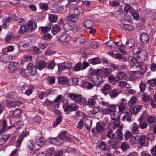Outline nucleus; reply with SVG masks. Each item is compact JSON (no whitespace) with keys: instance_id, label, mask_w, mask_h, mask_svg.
I'll use <instances>...</instances> for the list:
<instances>
[{"instance_id":"1","label":"nucleus","mask_w":156,"mask_h":156,"mask_svg":"<svg viewBox=\"0 0 156 156\" xmlns=\"http://www.w3.org/2000/svg\"><path fill=\"white\" fill-rule=\"evenodd\" d=\"M108 114L110 115L112 122L114 126H118L119 122V118L120 114L118 112L115 113L116 108V105H108Z\"/></svg>"},{"instance_id":"2","label":"nucleus","mask_w":156,"mask_h":156,"mask_svg":"<svg viewBox=\"0 0 156 156\" xmlns=\"http://www.w3.org/2000/svg\"><path fill=\"white\" fill-rule=\"evenodd\" d=\"M66 131H61L57 137H52L49 139V142L53 144H55L60 140H65L68 142H72L73 140L70 137L66 135Z\"/></svg>"},{"instance_id":"3","label":"nucleus","mask_w":156,"mask_h":156,"mask_svg":"<svg viewBox=\"0 0 156 156\" xmlns=\"http://www.w3.org/2000/svg\"><path fill=\"white\" fill-rule=\"evenodd\" d=\"M69 97L74 101L81 105L84 106L87 104V101L80 95H78L74 93H71L69 94Z\"/></svg>"},{"instance_id":"4","label":"nucleus","mask_w":156,"mask_h":156,"mask_svg":"<svg viewBox=\"0 0 156 156\" xmlns=\"http://www.w3.org/2000/svg\"><path fill=\"white\" fill-rule=\"evenodd\" d=\"M108 139H109L108 143L109 144V147L113 149L116 148L117 147L116 135L113 133V131L111 130L108 132Z\"/></svg>"},{"instance_id":"5","label":"nucleus","mask_w":156,"mask_h":156,"mask_svg":"<svg viewBox=\"0 0 156 156\" xmlns=\"http://www.w3.org/2000/svg\"><path fill=\"white\" fill-rule=\"evenodd\" d=\"M63 108L66 114H69L72 111H76L79 108V106L74 103H72L66 105H64Z\"/></svg>"},{"instance_id":"6","label":"nucleus","mask_w":156,"mask_h":156,"mask_svg":"<svg viewBox=\"0 0 156 156\" xmlns=\"http://www.w3.org/2000/svg\"><path fill=\"white\" fill-rule=\"evenodd\" d=\"M105 127L104 124L102 123L98 122L97 123L96 129H93L92 130V133L93 135L97 136L100 134Z\"/></svg>"},{"instance_id":"7","label":"nucleus","mask_w":156,"mask_h":156,"mask_svg":"<svg viewBox=\"0 0 156 156\" xmlns=\"http://www.w3.org/2000/svg\"><path fill=\"white\" fill-rule=\"evenodd\" d=\"M72 66L71 63L70 62L68 61L59 64L58 65V72H60L62 70L65 69H68L71 68Z\"/></svg>"},{"instance_id":"8","label":"nucleus","mask_w":156,"mask_h":156,"mask_svg":"<svg viewBox=\"0 0 156 156\" xmlns=\"http://www.w3.org/2000/svg\"><path fill=\"white\" fill-rule=\"evenodd\" d=\"M19 64L16 62H11L8 66V68L11 72H13L17 69L19 67Z\"/></svg>"},{"instance_id":"9","label":"nucleus","mask_w":156,"mask_h":156,"mask_svg":"<svg viewBox=\"0 0 156 156\" xmlns=\"http://www.w3.org/2000/svg\"><path fill=\"white\" fill-rule=\"evenodd\" d=\"M99 103L98 102V98L97 96L93 97L91 99L88 100L87 104L90 107H93L95 104Z\"/></svg>"},{"instance_id":"10","label":"nucleus","mask_w":156,"mask_h":156,"mask_svg":"<svg viewBox=\"0 0 156 156\" xmlns=\"http://www.w3.org/2000/svg\"><path fill=\"white\" fill-rule=\"evenodd\" d=\"M117 129V138L119 140H121L122 139L123 134L122 133L121 130L122 129L123 127L122 126L120 125L119 122V124L118 126H114Z\"/></svg>"},{"instance_id":"11","label":"nucleus","mask_w":156,"mask_h":156,"mask_svg":"<svg viewBox=\"0 0 156 156\" xmlns=\"http://www.w3.org/2000/svg\"><path fill=\"white\" fill-rule=\"evenodd\" d=\"M143 47V44L141 45L139 43L137 44L134 47L132 51V53L133 54H140V53Z\"/></svg>"},{"instance_id":"12","label":"nucleus","mask_w":156,"mask_h":156,"mask_svg":"<svg viewBox=\"0 0 156 156\" xmlns=\"http://www.w3.org/2000/svg\"><path fill=\"white\" fill-rule=\"evenodd\" d=\"M58 83L61 85L68 84L69 83V80L66 76H62L58 78Z\"/></svg>"},{"instance_id":"13","label":"nucleus","mask_w":156,"mask_h":156,"mask_svg":"<svg viewBox=\"0 0 156 156\" xmlns=\"http://www.w3.org/2000/svg\"><path fill=\"white\" fill-rule=\"evenodd\" d=\"M83 24L85 27L87 29L92 27L94 24L93 21L88 19L84 20Z\"/></svg>"},{"instance_id":"14","label":"nucleus","mask_w":156,"mask_h":156,"mask_svg":"<svg viewBox=\"0 0 156 156\" xmlns=\"http://www.w3.org/2000/svg\"><path fill=\"white\" fill-rule=\"evenodd\" d=\"M59 40L61 42H67L70 39V37L66 33H63L59 36Z\"/></svg>"},{"instance_id":"15","label":"nucleus","mask_w":156,"mask_h":156,"mask_svg":"<svg viewBox=\"0 0 156 156\" xmlns=\"http://www.w3.org/2000/svg\"><path fill=\"white\" fill-rule=\"evenodd\" d=\"M73 13L78 16L82 14L84 12L83 9L80 6L75 7L73 8Z\"/></svg>"},{"instance_id":"16","label":"nucleus","mask_w":156,"mask_h":156,"mask_svg":"<svg viewBox=\"0 0 156 156\" xmlns=\"http://www.w3.org/2000/svg\"><path fill=\"white\" fill-rule=\"evenodd\" d=\"M132 117V114L131 112H126L125 113L124 116L123 117L122 120L124 121H127L130 122L132 121L131 119Z\"/></svg>"},{"instance_id":"17","label":"nucleus","mask_w":156,"mask_h":156,"mask_svg":"<svg viewBox=\"0 0 156 156\" xmlns=\"http://www.w3.org/2000/svg\"><path fill=\"white\" fill-rule=\"evenodd\" d=\"M37 27L36 24L35 23L29 21L27 24V30L29 31H31L35 30Z\"/></svg>"},{"instance_id":"18","label":"nucleus","mask_w":156,"mask_h":156,"mask_svg":"<svg viewBox=\"0 0 156 156\" xmlns=\"http://www.w3.org/2000/svg\"><path fill=\"white\" fill-rule=\"evenodd\" d=\"M120 26L122 28L127 31H133V30L132 26L130 24H121Z\"/></svg>"},{"instance_id":"19","label":"nucleus","mask_w":156,"mask_h":156,"mask_svg":"<svg viewBox=\"0 0 156 156\" xmlns=\"http://www.w3.org/2000/svg\"><path fill=\"white\" fill-rule=\"evenodd\" d=\"M67 19L69 21L73 22H76L79 20L78 16L74 13L73 14L69 15L68 16Z\"/></svg>"},{"instance_id":"20","label":"nucleus","mask_w":156,"mask_h":156,"mask_svg":"<svg viewBox=\"0 0 156 156\" xmlns=\"http://www.w3.org/2000/svg\"><path fill=\"white\" fill-rule=\"evenodd\" d=\"M93 82L95 85L98 86L103 82V80L102 77L97 76L96 78L93 80Z\"/></svg>"},{"instance_id":"21","label":"nucleus","mask_w":156,"mask_h":156,"mask_svg":"<svg viewBox=\"0 0 156 156\" xmlns=\"http://www.w3.org/2000/svg\"><path fill=\"white\" fill-rule=\"evenodd\" d=\"M121 92L119 89L114 90L111 91L109 93L110 96L111 98H115Z\"/></svg>"},{"instance_id":"22","label":"nucleus","mask_w":156,"mask_h":156,"mask_svg":"<svg viewBox=\"0 0 156 156\" xmlns=\"http://www.w3.org/2000/svg\"><path fill=\"white\" fill-rule=\"evenodd\" d=\"M141 40L144 43H146L148 42L149 37L148 36L146 33H143L140 36Z\"/></svg>"},{"instance_id":"23","label":"nucleus","mask_w":156,"mask_h":156,"mask_svg":"<svg viewBox=\"0 0 156 156\" xmlns=\"http://www.w3.org/2000/svg\"><path fill=\"white\" fill-rule=\"evenodd\" d=\"M89 62L93 65L100 64L101 61L98 57L93 58L89 60Z\"/></svg>"},{"instance_id":"24","label":"nucleus","mask_w":156,"mask_h":156,"mask_svg":"<svg viewBox=\"0 0 156 156\" xmlns=\"http://www.w3.org/2000/svg\"><path fill=\"white\" fill-rule=\"evenodd\" d=\"M47 65V63L46 62L44 61H41L39 62L38 63L37 68L39 70H41L44 68L46 67Z\"/></svg>"},{"instance_id":"25","label":"nucleus","mask_w":156,"mask_h":156,"mask_svg":"<svg viewBox=\"0 0 156 156\" xmlns=\"http://www.w3.org/2000/svg\"><path fill=\"white\" fill-rule=\"evenodd\" d=\"M7 126V122L6 121V120H4L3 122L2 125L0 126V128L3 129L4 130H5L6 131L10 129L11 128L13 127V126H8L7 128H6Z\"/></svg>"},{"instance_id":"26","label":"nucleus","mask_w":156,"mask_h":156,"mask_svg":"<svg viewBox=\"0 0 156 156\" xmlns=\"http://www.w3.org/2000/svg\"><path fill=\"white\" fill-rule=\"evenodd\" d=\"M45 141V139L44 138L41 137L40 138L37 140L36 143L38 146L41 147L44 146Z\"/></svg>"},{"instance_id":"27","label":"nucleus","mask_w":156,"mask_h":156,"mask_svg":"<svg viewBox=\"0 0 156 156\" xmlns=\"http://www.w3.org/2000/svg\"><path fill=\"white\" fill-rule=\"evenodd\" d=\"M134 41L133 40L130 39L126 42L125 46L127 48L129 49L134 44Z\"/></svg>"},{"instance_id":"28","label":"nucleus","mask_w":156,"mask_h":156,"mask_svg":"<svg viewBox=\"0 0 156 156\" xmlns=\"http://www.w3.org/2000/svg\"><path fill=\"white\" fill-rule=\"evenodd\" d=\"M100 75L106 78L107 76V69L103 68L100 69Z\"/></svg>"},{"instance_id":"29","label":"nucleus","mask_w":156,"mask_h":156,"mask_svg":"<svg viewBox=\"0 0 156 156\" xmlns=\"http://www.w3.org/2000/svg\"><path fill=\"white\" fill-rule=\"evenodd\" d=\"M61 28L58 25H54L51 30L52 32L54 35H55L60 31Z\"/></svg>"},{"instance_id":"30","label":"nucleus","mask_w":156,"mask_h":156,"mask_svg":"<svg viewBox=\"0 0 156 156\" xmlns=\"http://www.w3.org/2000/svg\"><path fill=\"white\" fill-rule=\"evenodd\" d=\"M27 145L31 150H33L35 148V144L34 141L32 140H31L27 142Z\"/></svg>"},{"instance_id":"31","label":"nucleus","mask_w":156,"mask_h":156,"mask_svg":"<svg viewBox=\"0 0 156 156\" xmlns=\"http://www.w3.org/2000/svg\"><path fill=\"white\" fill-rule=\"evenodd\" d=\"M58 18V16L53 14H50L49 15V19L50 22L52 23L56 22Z\"/></svg>"},{"instance_id":"32","label":"nucleus","mask_w":156,"mask_h":156,"mask_svg":"<svg viewBox=\"0 0 156 156\" xmlns=\"http://www.w3.org/2000/svg\"><path fill=\"white\" fill-rule=\"evenodd\" d=\"M23 125V122L21 120L17 121L14 124V126L15 128L17 129H19Z\"/></svg>"},{"instance_id":"33","label":"nucleus","mask_w":156,"mask_h":156,"mask_svg":"<svg viewBox=\"0 0 156 156\" xmlns=\"http://www.w3.org/2000/svg\"><path fill=\"white\" fill-rule=\"evenodd\" d=\"M21 114V110L20 109H15L13 112V116L14 118H18L20 116Z\"/></svg>"},{"instance_id":"34","label":"nucleus","mask_w":156,"mask_h":156,"mask_svg":"<svg viewBox=\"0 0 156 156\" xmlns=\"http://www.w3.org/2000/svg\"><path fill=\"white\" fill-rule=\"evenodd\" d=\"M18 97L17 94L14 92H11L7 95V97L11 99H15Z\"/></svg>"},{"instance_id":"35","label":"nucleus","mask_w":156,"mask_h":156,"mask_svg":"<svg viewBox=\"0 0 156 156\" xmlns=\"http://www.w3.org/2000/svg\"><path fill=\"white\" fill-rule=\"evenodd\" d=\"M142 120V118H139L138 121H139V127L142 129H144L146 128L147 126V123L144 122H141Z\"/></svg>"},{"instance_id":"36","label":"nucleus","mask_w":156,"mask_h":156,"mask_svg":"<svg viewBox=\"0 0 156 156\" xmlns=\"http://www.w3.org/2000/svg\"><path fill=\"white\" fill-rule=\"evenodd\" d=\"M140 88V90L141 91L139 93L138 95H141L142 94H144L143 93L144 91L145 90L146 88L145 84L143 82H141L139 85ZM143 96L142 95H141Z\"/></svg>"},{"instance_id":"37","label":"nucleus","mask_w":156,"mask_h":156,"mask_svg":"<svg viewBox=\"0 0 156 156\" xmlns=\"http://www.w3.org/2000/svg\"><path fill=\"white\" fill-rule=\"evenodd\" d=\"M73 70L75 71L83 70L82 67V64L81 63L79 62L76 64L73 67Z\"/></svg>"},{"instance_id":"38","label":"nucleus","mask_w":156,"mask_h":156,"mask_svg":"<svg viewBox=\"0 0 156 156\" xmlns=\"http://www.w3.org/2000/svg\"><path fill=\"white\" fill-rule=\"evenodd\" d=\"M139 127V125L136 123H134L132 125L131 130L134 133L136 134L138 133Z\"/></svg>"},{"instance_id":"39","label":"nucleus","mask_w":156,"mask_h":156,"mask_svg":"<svg viewBox=\"0 0 156 156\" xmlns=\"http://www.w3.org/2000/svg\"><path fill=\"white\" fill-rule=\"evenodd\" d=\"M142 107V106L141 105L136 106L133 109L132 112L134 114H137L140 111Z\"/></svg>"},{"instance_id":"40","label":"nucleus","mask_w":156,"mask_h":156,"mask_svg":"<svg viewBox=\"0 0 156 156\" xmlns=\"http://www.w3.org/2000/svg\"><path fill=\"white\" fill-rule=\"evenodd\" d=\"M62 116H59L56 119V122L53 123V126L54 127H55L57 125L59 124L62 121Z\"/></svg>"},{"instance_id":"41","label":"nucleus","mask_w":156,"mask_h":156,"mask_svg":"<svg viewBox=\"0 0 156 156\" xmlns=\"http://www.w3.org/2000/svg\"><path fill=\"white\" fill-rule=\"evenodd\" d=\"M117 77L119 79H127L125 73L122 72H119L117 74Z\"/></svg>"},{"instance_id":"42","label":"nucleus","mask_w":156,"mask_h":156,"mask_svg":"<svg viewBox=\"0 0 156 156\" xmlns=\"http://www.w3.org/2000/svg\"><path fill=\"white\" fill-rule=\"evenodd\" d=\"M23 139V137L22 136H20L16 141V147L19 148L20 147L22 142Z\"/></svg>"},{"instance_id":"43","label":"nucleus","mask_w":156,"mask_h":156,"mask_svg":"<svg viewBox=\"0 0 156 156\" xmlns=\"http://www.w3.org/2000/svg\"><path fill=\"white\" fill-rule=\"evenodd\" d=\"M129 145L126 142H122L121 143V148L123 151L126 150L129 148Z\"/></svg>"},{"instance_id":"44","label":"nucleus","mask_w":156,"mask_h":156,"mask_svg":"<svg viewBox=\"0 0 156 156\" xmlns=\"http://www.w3.org/2000/svg\"><path fill=\"white\" fill-rule=\"evenodd\" d=\"M133 8L131 7L129 5L125 6L124 9V11L125 12L128 13L130 12L131 13L133 10Z\"/></svg>"},{"instance_id":"45","label":"nucleus","mask_w":156,"mask_h":156,"mask_svg":"<svg viewBox=\"0 0 156 156\" xmlns=\"http://www.w3.org/2000/svg\"><path fill=\"white\" fill-rule=\"evenodd\" d=\"M41 9L47 11L48 9V6L47 3H41L39 4Z\"/></svg>"},{"instance_id":"46","label":"nucleus","mask_w":156,"mask_h":156,"mask_svg":"<svg viewBox=\"0 0 156 156\" xmlns=\"http://www.w3.org/2000/svg\"><path fill=\"white\" fill-rule=\"evenodd\" d=\"M131 14L134 20H137L139 17V15L137 11H133Z\"/></svg>"},{"instance_id":"47","label":"nucleus","mask_w":156,"mask_h":156,"mask_svg":"<svg viewBox=\"0 0 156 156\" xmlns=\"http://www.w3.org/2000/svg\"><path fill=\"white\" fill-rule=\"evenodd\" d=\"M124 136L126 140L131 138L132 137V135L131 132L129 131H126L124 134Z\"/></svg>"},{"instance_id":"48","label":"nucleus","mask_w":156,"mask_h":156,"mask_svg":"<svg viewBox=\"0 0 156 156\" xmlns=\"http://www.w3.org/2000/svg\"><path fill=\"white\" fill-rule=\"evenodd\" d=\"M138 142H140L141 144L143 145L146 141V138L144 135H142L140 137L138 136Z\"/></svg>"},{"instance_id":"49","label":"nucleus","mask_w":156,"mask_h":156,"mask_svg":"<svg viewBox=\"0 0 156 156\" xmlns=\"http://www.w3.org/2000/svg\"><path fill=\"white\" fill-rule=\"evenodd\" d=\"M84 87H86L88 89H91L92 88L94 85L93 84L88 82H86L83 84Z\"/></svg>"},{"instance_id":"50","label":"nucleus","mask_w":156,"mask_h":156,"mask_svg":"<svg viewBox=\"0 0 156 156\" xmlns=\"http://www.w3.org/2000/svg\"><path fill=\"white\" fill-rule=\"evenodd\" d=\"M138 62L141 63L143 62L145 60L146 57L145 55H141V54H138Z\"/></svg>"},{"instance_id":"51","label":"nucleus","mask_w":156,"mask_h":156,"mask_svg":"<svg viewBox=\"0 0 156 156\" xmlns=\"http://www.w3.org/2000/svg\"><path fill=\"white\" fill-rule=\"evenodd\" d=\"M54 104L53 101H50L47 99L43 103V105L44 106H48L53 105Z\"/></svg>"},{"instance_id":"52","label":"nucleus","mask_w":156,"mask_h":156,"mask_svg":"<svg viewBox=\"0 0 156 156\" xmlns=\"http://www.w3.org/2000/svg\"><path fill=\"white\" fill-rule=\"evenodd\" d=\"M138 136L133 137L130 140V142L132 144H135L138 142Z\"/></svg>"},{"instance_id":"53","label":"nucleus","mask_w":156,"mask_h":156,"mask_svg":"<svg viewBox=\"0 0 156 156\" xmlns=\"http://www.w3.org/2000/svg\"><path fill=\"white\" fill-rule=\"evenodd\" d=\"M148 83L151 86H154L156 85V79L153 78L149 80Z\"/></svg>"},{"instance_id":"54","label":"nucleus","mask_w":156,"mask_h":156,"mask_svg":"<svg viewBox=\"0 0 156 156\" xmlns=\"http://www.w3.org/2000/svg\"><path fill=\"white\" fill-rule=\"evenodd\" d=\"M101 90L105 95H107V84L105 85Z\"/></svg>"},{"instance_id":"55","label":"nucleus","mask_w":156,"mask_h":156,"mask_svg":"<svg viewBox=\"0 0 156 156\" xmlns=\"http://www.w3.org/2000/svg\"><path fill=\"white\" fill-rule=\"evenodd\" d=\"M106 146V144L104 142H101L99 145L98 147L101 150H104Z\"/></svg>"},{"instance_id":"56","label":"nucleus","mask_w":156,"mask_h":156,"mask_svg":"<svg viewBox=\"0 0 156 156\" xmlns=\"http://www.w3.org/2000/svg\"><path fill=\"white\" fill-rule=\"evenodd\" d=\"M21 104L20 101H14L11 102L10 103V105L12 107H15L16 106L19 105Z\"/></svg>"},{"instance_id":"57","label":"nucleus","mask_w":156,"mask_h":156,"mask_svg":"<svg viewBox=\"0 0 156 156\" xmlns=\"http://www.w3.org/2000/svg\"><path fill=\"white\" fill-rule=\"evenodd\" d=\"M108 47L112 48H115V44L113 41L110 40L108 41Z\"/></svg>"},{"instance_id":"58","label":"nucleus","mask_w":156,"mask_h":156,"mask_svg":"<svg viewBox=\"0 0 156 156\" xmlns=\"http://www.w3.org/2000/svg\"><path fill=\"white\" fill-rule=\"evenodd\" d=\"M85 124L86 126V128L88 129H89L91 127L92 122L90 120H88L85 122Z\"/></svg>"},{"instance_id":"59","label":"nucleus","mask_w":156,"mask_h":156,"mask_svg":"<svg viewBox=\"0 0 156 156\" xmlns=\"http://www.w3.org/2000/svg\"><path fill=\"white\" fill-rule=\"evenodd\" d=\"M27 27L26 25L22 26L20 29V32L21 34H24L27 30Z\"/></svg>"},{"instance_id":"60","label":"nucleus","mask_w":156,"mask_h":156,"mask_svg":"<svg viewBox=\"0 0 156 156\" xmlns=\"http://www.w3.org/2000/svg\"><path fill=\"white\" fill-rule=\"evenodd\" d=\"M93 112L94 114L101 112V108L99 106H95L93 108Z\"/></svg>"},{"instance_id":"61","label":"nucleus","mask_w":156,"mask_h":156,"mask_svg":"<svg viewBox=\"0 0 156 156\" xmlns=\"http://www.w3.org/2000/svg\"><path fill=\"white\" fill-rule=\"evenodd\" d=\"M55 151V149L53 147H51L48 149L47 150V151L48 155H51L54 153Z\"/></svg>"},{"instance_id":"62","label":"nucleus","mask_w":156,"mask_h":156,"mask_svg":"<svg viewBox=\"0 0 156 156\" xmlns=\"http://www.w3.org/2000/svg\"><path fill=\"white\" fill-rule=\"evenodd\" d=\"M1 58L3 59L2 61L4 62H8V56L5 54H3L2 55L1 57Z\"/></svg>"},{"instance_id":"63","label":"nucleus","mask_w":156,"mask_h":156,"mask_svg":"<svg viewBox=\"0 0 156 156\" xmlns=\"http://www.w3.org/2000/svg\"><path fill=\"white\" fill-rule=\"evenodd\" d=\"M54 60L52 61L50 63H49L48 65L47 68L48 69H52L55 66V63L54 62Z\"/></svg>"},{"instance_id":"64","label":"nucleus","mask_w":156,"mask_h":156,"mask_svg":"<svg viewBox=\"0 0 156 156\" xmlns=\"http://www.w3.org/2000/svg\"><path fill=\"white\" fill-rule=\"evenodd\" d=\"M41 30L43 33H46L49 31L51 29V27H41Z\"/></svg>"}]
</instances>
